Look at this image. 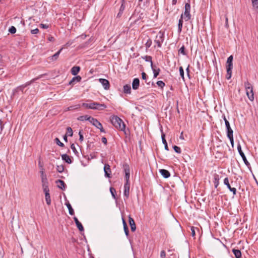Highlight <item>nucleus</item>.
Here are the masks:
<instances>
[{
  "instance_id": "nucleus-1",
  "label": "nucleus",
  "mask_w": 258,
  "mask_h": 258,
  "mask_svg": "<svg viewBox=\"0 0 258 258\" xmlns=\"http://www.w3.org/2000/svg\"><path fill=\"white\" fill-rule=\"evenodd\" d=\"M112 124L118 130L124 131L125 130V124L122 120L116 116H113L111 118Z\"/></svg>"
},
{
  "instance_id": "nucleus-2",
  "label": "nucleus",
  "mask_w": 258,
  "mask_h": 258,
  "mask_svg": "<svg viewBox=\"0 0 258 258\" xmlns=\"http://www.w3.org/2000/svg\"><path fill=\"white\" fill-rule=\"evenodd\" d=\"M244 86L246 91V93L248 99L250 101H253L254 100V94L253 92V88L251 84L247 81L244 83Z\"/></svg>"
},
{
  "instance_id": "nucleus-3",
  "label": "nucleus",
  "mask_w": 258,
  "mask_h": 258,
  "mask_svg": "<svg viewBox=\"0 0 258 258\" xmlns=\"http://www.w3.org/2000/svg\"><path fill=\"white\" fill-rule=\"evenodd\" d=\"M190 6L188 3H186L185 5V11L183 14L181 16V19H184L185 21H188L190 18L191 15L190 14Z\"/></svg>"
},
{
  "instance_id": "nucleus-4",
  "label": "nucleus",
  "mask_w": 258,
  "mask_h": 258,
  "mask_svg": "<svg viewBox=\"0 0 258 258\" xmlns=\"http://www.w3.org/2000/svg\"><path fill=\"white\" fill-rule=\"evenodd\" d=\"M89 122L96 127L99 129L100 132L103 133L105 132L101 123L99 121H98L96 119L92 117Z\"/></svg>"
},
{
  "instance_id": "nucleus-5",
  "label": "nucleus",
  "mask_w": 258,
  "mask_h": 258,
  "mask_svg": "<svg viewBox=\"0 0 258 258\" xmlns=\"http://www.w3.org/2000/svg\"><path fill=\"white\" fill-rule=\"evenodd\" d=\"M130 187V184L128 181V178H127L126 180V183H125V184L124 185V192H123L124 196L126 198H128L129 197Z\"/></svg>"
},
{
  "instance_id": "nucleus-6",
  "label": "nucleus",
  "mask_w": 258,
  "mask_h": 258,
  "mask_svg": "<svg viewBox=\"0 0 258 258\" xmlns=\"http://www.w3.org/2000/svg\"><path fill=\"white\" fill-rule=\"evenodd\" d=\"M223 119H224V120L225 121V125H226V129H227V135L232 134H233V130L231 129V127L230 126V123H229V121L226 118L225 116L223 115Z\"/></svg>"
},
{
  "instance_id": "nucleus-7",
  "label": "nucleus",
  "mask_w": 258,
  "mask_h": 258,
  "mask_svg": "<svg viewBox=\"0 0 258 258\" xmlns=\"http://www.w3.org/2000/svg\"><path fill=\"white\" fill-rule=\"evenodd\" d=\"M99 82L102 84L104 89L108 90L109 89L110 84L108 80L105 79H99Z\"/></svg>"
},
{
  "instance_id": "nucleus-8",
  "label": "nucleus",
  "mask_w": 258,
  "mask_h": 258,
  "mask_svg": "<svg viewBox=\"0 0 258 258\" xmlns=\"http://www.w3.org/2000/svg\"><path fill=\"white\" fill-rule=\"evenodd\" d=\"M45 195V200L47 205H50L51 203V198L49 194V190L43 191Z\"/></svg>"
},
{
  "instance_id": "nucleus-9",
  "label": "nucleus",
  "mask_w": 258,
  "mask_h": 258,
  "mask_svg": "<svg viewBox=\"0 0 258 258\" xmlns=\"http://www.w3.org/2000/svg\"><path fill=\"white\" fill-rule=\"evenodd\" d=\"M42 183L43 191L49 190V183L47 180V178H42Z\"/></svg>"
},
{
  "instance_id": "nucleus-10",
  "label": "nucleus",
  "mask_w": 258,
  "mask_h": 258,
  "mask_svg": "<svg viewBox=\"0 0 258 258\" xmlns=\"http://www.w3.org/2000/svg\"><path fill=\"white\" fill-rule=\"evenodd\" d=\"M140 85V80L138 78L134 79L132 83V87L134 90H137L139 88Z\"/></svg>"
},
{
  "instance_id": "nucleus-11",
  "label": "nucleus",
  "mask_w": 258,
  "mask_h": 258,
  "mask_svg": "<svg viewBox=\"0 0 258 258\" xmlns=\"http://www.w3.org/2000/svg\"><path fill=\"white\" fill-rule=\"evenodd\" d=\"M104 171L105 173V176L108 177H109L111 170L110 168V166L108 164H105L104 167Z\"/></svg>"
},
{
  "instance_id": "nucleus-12",
  "label": "nucleus",
  "mask_w": 258,
  "mask_h": 258,
  "mask_svg": "<svg viewBox=\"0 0 258 258\" xmlns=\"http://www.w3.org/2000/svg\"><path fill=\"white\" fill-rule=\"evenodd\" d=\"M128 222L131 226V230L132 231H135L136 229V227L134 219L132 217H129Z\"/></svg>"
},
{
  "instance_id": "nucleus-13",
  "label": "nucleus",
  "mask_w": 258,
  "mask_h": 258,
  "mask_svg": "<svg viewBox=\"0 0 258 258\" xmlns=\"http://www.w3.org/2000/svg\"><path fill=\"white\" fill-rule=\"evenodd\" d=\"M237 150H238V151L240 155L241 156V157H242V159L243 160L244 162L245 163H246V162L247 161H246V157L244 155V154L243 153V152H242V151L241 150V145H240V144H238Z\"/></svg>"
},
{
  "instance_id": "nucleus-14",
  "label": "nucleus",
  "mask_w": 258,
  "mask_h": 258,
  "mask_svg": "<svg viewBox=\"0 0 258 258\" xmlns=\"http://www.w3.org/2000/svg\"><path fill=\"white\" fill-rule=\"evenodd\" d=\"M74 219L79 230L81 231H83L84 230V228L82 224L79 222L77 218L76 217L74 218Z\"/></svg>"
},
{
  "instance_id": "nucleus-15",
  "label": "nucleus",
  "mask_w": 258,
  "mask_h": 258,
  "mask_svg": "<svg viewBox=\"0 0 258 258\" xmlns=\"http://www.w3.org/2000/svg\"><path fill=\"white\" fill-rule=\"evenodd\" d=\"M233 56L230 55L227 59L226 68H233Z\"/></svg>"
},
{
  "instance_id": "nucleus-16",
  "label": "nucleus",
  "mask_w": 258,
  "mask_h": 258,
  "mask_svg": "<svg viewBox=\"0 0 258 258\" xmlns=\"http://www.w3.org/2000/svg\"><path fill=\"white\" fill-rule=\"evenodd\" d=\"M159 172L163 177H169L170 176L169 172L165 169H160Z\"/></svg>"
},
{
  "instance_id": "nucleus-17",
  "label": "nucleus",
  "mask_w": 258,
  "mask_h": 258,
  "mask_svg": "<svg viewBox=\"0 0 258 258\" xmlns=\"http://www.w3.org/2000/svg\"><path fill=\"white\" fill-rule=\"evenodd\" d=\"M81 80V77L79 76L73 78L69 84L70 85H74L76 82H79Z\"/></svg>"
},
{
  "instance_id": "nucleus-18",
  "label": "nucleus",
  "mask_w": 258,
  "mask_h": 258,
  "mask_svg": "<svg viewBox=\"0 0 258 258\" xmlns=\"http://www.w3.org/2000/svg\"><path fill=\"white\" fill-rule=\"evenodd\" d=\"M123 169L125 174V177H130V169L128 165H124L123 166Z\"/></svg>"
},
{
  "instance_id": "nucleus-19",
  "label": "nucleus",
  "mask_w": 258,
  "mask_h": 258,
  "mask_svg": "<svg viewBox=\"0 0 258 258\" xmlns=\"http://www.w3.org/2000/svg\"><path fill=\"white\" fill-rule=\"evenodd\" d=\"M163 35L162 34H159L157 36L156 38L157 39L158 37L159 38V39L156 40L155 42L157 44V45L158 47H161V42L163 41Z\"/></svg>"
},
{
  "instance_id": "nucleus-20",
  "label": "nucleus",
  "mask_w": 258,
  "mask_h": 258,
  "mask_svg": "<svg viewBox=\"0 0 258 258\" xmlns=\"http://www.w3.org/2000/svg\"><path fill=\"white\" fill-rule=\"evenodd\" d=\"M62 160H64L67 163L70 164L72 163V160L69 156L67 154H63L61 155Z\"/></svg>"
},
{
  "instance_id": "nucleus-21",
  "label": "nucleus",
  "mask_w": 258,
  "mask_h": 258,
  "mask_svg": "<svg viewBox=\"0 0 258 258\" xmlns=\"http://www.w3.org/2000/svg\"><path fill=\"white\" fill-rule=\"evenodd\" d=\"M80 68L79 67H73L71 69V73L73 75H76L80 71Z\"/></svg>"
},
{
  "instance_id": "nucleus-22",
  "label": "nucleus",
  "mask_w": 258,
  "mask_h": 258,
  "mask_svg": "<svg viewBox=\"0 0 258 258\" xmlns=\"http://www.w3.org/2000/svg\"><path fill=\"white\" fill-rule=\"evenodd\" d=\"M32 82H33V81H31L30 82L26 83V84H25L24 85H21L20 86H19L18 87H17L16 90L17 91H21L22 92H23V89L25 87H26L27 86L29 85Z\"/></svg>"
},
{
  "instance_id": "nucleus-23",
  "label": "nucleus",
  "mask_w": 258,
  "mask_h": 258,
  "mask_svg": "<svg viewBox=\"0 0 258 258\" xmlns=\"http://www.w3.org/2000/svg\"><path fill=\"white\" fill-rule=\"evenodd\" d=\"M91 118H92V117L86 115H83V116H81L79 117L78 118V119L79 120H81V121L88 120L90 121Z\"/></svg>"
},
{
  "instance_id": "nucleus-24",
  "label": "nucleus",
  "mask_w": 258,
  "mask_h": 258,
  "mask_svg": "<svg viewBox=\"0 0 258 258\" xmlns=\"http://www.w3.org/2000/svg\"><path fill=\"white\" fill-rule=\"evenodd\" d=\"M57 186L58 187L61 188V189H64L65 188V184L64 182L61 180H58L56 182Z\"/></svg>"
},
{
  "instance_id": "nucleus-25",
  "label": "nucleus",
  "mask_w": 258,
  "mask_h": 258,
  "mask_svg": "<svg viewBox=\"0 0 258 258\" xmlns=\"http://www.w3.org/2000/svg\"><path fill=\"white\" fill-rule=\"evenodd\" d=\"M123 92L126 94H131V87L130 85H125L123 86Z\"/></svg>"
},
{
  "instance_id": "nucleus-26",
  "label": "nucleus",
  "mask_w": 258,
  "mask_h": 258,
  "mask_svg": "<svg viewBox=\"0 0 258 258\" xmlns=\"http://www.w3.org/2000/svg\"><path fill=\"white\" fill-rule=\"evenodd\" d=\"M232 251L236 257V258H240L241 256V251L238 249H233Z\"/></svg>"
},
{
  "instance_id": "nucleus-27",
  "label": "nucleus",
  "mask_w": 258,
  "mask_h": 258,
  "mask_svg": "<svg viewBox=\"0 0 258 258\" xmlns=\"http://www.w3.org/2000/svg\"><path fill=\"white\" fill-rule=\"evenodd\" d=\"M122 222H123V229H124V232L125 233V235L126 236H128V228H127V225H126V223L125 221V220L123 219V218H122Z\"/></svg>"
},
{
  "instance_id": "nucleus-28",
  "label": "nucleus",
  "mask_w": 258,
  "mask_h": 258,
  "mask_svg": "<svg viewBox=\"0 0 258 258\" xmlns=\"http://www.w3.org/2000/svg\"><path fill=\"white\" fill-rule=\"evenodd\" d=\"M232 69V68H226L227 74H226V77L227 80L230 79L231 77Z\"/></svg>"
},
{
  "instance_id": "nucleus-29",
  "label": "nucleus",
  "mask_w": 258,
  "mask_h": 258,
  "mask_svg": "<svg viewBox=\"0 0 258 258\" xmlns=\"http://www.w3.org/2000/svg\"><path fill=\"white\" fill-rule=\"evenodd\" d=\"M66 205L69 210V214L71 215H74V210H73L71 204L68 202V203H67L66 204Z\"/></svg>"
},
{
  "instance_id": "nucleus-30",
  "label": "nucleus",
  "mask_w": 258,
  "mask_h": 258,
  "mask_svg": "<svg viewBox=\"0 0 258 258\" xmlns=\"http://www.w3.org/2000/svg\"><path fill=\"white\" fill-rule=\"evenodd\" d=\"M152 70L154 73V77L156 78L157 76L159 75L160 72L159 69H155L153 66L152 67Z\"/></svg>"
},
{
  "instance_id": "nucleus-31",
  "label": "nucleus",
  "mask_w": 258,
  "mask_h": 258,
  "mask_svg": "<svg viewBox=\"0 0 258 258\" xmlns=\"http://www.w3.org/2000/svg\"><path fill=\"white\" fill-rule=\"evenodd\" d=\"M63 48H61L58 51H57L56 53H55L52 57L51 59L52 60H56L59 56V54H60L61 51L62 50Z\"/></svg>"
},
{
  "instance_id": "nucleus-32",
  "label": "nucleus",
  "mask_w": 258,
  "mask_h": 258,
  "mask_svg": "<svg viewBox=\"0 0 258 258\" xmlns=\"http://www.w3.org/2000/svg\"><path fill=\"white\" fill-rule=\"evenodd\" d=\"M98 104L99 106H97L96 105V108H95V109H98V110H103V109H104L105 108H106V106L104 104H99V103H98Z\"/></svg>"
},
{
  "instance_id": "nucleus-33",
  "label": "nucleus",
  "mask_w": 258,
  "mask_h": 258,
  "mask_svg": "<svg viewBox=\"0 0 258 258\" xmlns=\"http://www.w3.org/2000/svg\"><path fill=\"white\" fill-rule=\"evenodd\" d=\"M67 133L66 135H67V136L72 137L73 134V130L72 129V128L70 127H68L67 128Z\"/></svg>"
},
{
  "instance_id": "nucleus-34",
  "label": "nucleus",
  "mask_w": 258,
  "mask_h": 258,
  "mask_svg": "<svg viewBox=\"0 0 258 258\" xmlns=\"http://www.w3.org/2000/svg\"><path fill=\"white\" fill-rule=\"evenodd\" d=\"M182 20H183V19H181V18H180V19L179 20V23H178V32H179V33H180L182 30Z\"/></svg>"
},
{
  "instance_id": "nucleus-35",
  "label": "nucleus",
  "mask_w": 258,
  "mask_h": 258,
  "mask_svg": "<svg viewBox=\"0 0 258 258\" xmlns=\"http://www.w3.org/2000/svg\"><path fill=\"white\" fill-rule=\"evenodd\" d=\"M227 137L229 138V139L230 141V143L231 144V146L232 147H234V140H233V134L231 135H227Z\"/></svg>"
},
{
  "instance_id": "nucleus-36",
  "label": "nucleus",
  "mask_w": 258,
  "mask_h": 258,
  "mask_svg": "<svg viewBox=\"0 0 258 258\" xmlns=\"http://www.w3.org/2000/svg\"><path fill=\"white\" fill-rule=\"evenodd\" d=\"M253 7L255 9H258V0H251Z\"/></svg>"
},
{
  "instance_id": "nucleus-37",
  "label": "nucleus",
  "mask_w": 258,
  "mask_h": 258,
  "mask_svg": "<svg viewBox=\"0 0 258 258\" xmlns=\"http://www.w3.org/2000/svg\"><path fill=\"white\" fill-rule=\"evenodd\" d=\"M90 105L91 106V107H90V109H95V108H96V105L97 106H99L98 104V103H96V102L91 103H90Z\"/></svg>"
},
{
  "instance_id": "nucleus-38",
  "label": "nucleus",
  "mask_w": 258,
  "mask_h": 258,
  "mask_svg": "<svg viewBox=\"0 0 258 258\" xmlns=\"http://www.w3.org/2000/svg\"><path fill=\"white\" fill-rule=\"evenodd\" d=\"M10 33L14 34L16 32V29L14 26H11L9 30Z\"/></svg>"
},
{
  "instance_id": "nucleus-39",
  "label": "nucleus",
  "mask_w": 258,
  "mask_h": 258,
  "mask_svg": "<svg viewBox=\"0 0 258 258\" xmlns=\"http://www.w3.org/2000/svg\"><path fill=\"white\" fill-rule=\"evenodd\" d=\"M157 84L159 87H160L161 88H163L164 87V86H165V83L162 81H158L157 82Z\"/></svg>"
},
{
  "instance_id": "nucleus-40",
  "label": "nucleus",
  "mask_w": 258,
  "mask_h": 258,
  "mask_svg": "<svg viewBox=\"0 0 258 258\" xmlns=\"http://www.w3.org/2000/svg\"><path fill=\"white\" fill-rule=\"evenodd\" d=\"M63 166L62 165L57 166V170L59 172H62L63 171Z\"/></svg>"
},
{
  "instance_id": "nucleus-41",
  "label": "nucleus",
  "mask_w": 258,
  "mask_h": 258,
  "mask_svg": "<svg viewBox=\"0 0 258 258\" xmlns=\"http://www.w3.org/2000/svg\"><path fill=\"white\" fill-rule=\"evenodd\" d=\"M55 142H56V143L58 146H60V147H63L64 144H63L62 143H61V142L59 141V140L58 138H55Z\"/></svg>"
},
{
  "instance_id": "nucleus-42",
  "label": "nucleus",
  "mask_w": 258,
  "mask_h": 258,
  "mask_svg": "<svg viewBox=\"0 0 258 258\" xmlns=\"http://www.w3.org/2000/svg\"><path fill=\"white\" fill-rule=\"evenodd\" d=\"M110 191L111 194V195L112 196V197L114 198V199H115V194H114V192H115V190L114 188L111 187L110 188Z\"/></svg>"
},
{
  "instance_id": "nucleus-43",
  "label": "nucleus",
  "mask_w": 258,
  "mask_h": 258,
  "mask_svg": "<svg viewBox=\"0 0 258 258\" xmlns=\"http://www.w3.org/2000/svg\"><path fill=\"white\" fill-rule=\"evenodd\" d=\"M79 141L81 142H83L84 140V137H83V135L82 133V131H79Z\"/></svg>"
},
{
  "instance_id": "nucleus-44",
  "label": "nucleus",
  "mask_w": 258,
  "mask_h": 258,
  "mask_svg": "<svg viewBox=\"0 0 258 258\" xmlns=\"http://www.w3.org/2000/svg\"><path fill=\"white\" fill-rule=\"evenodd\" d=\"M179 73L181 77L184 79V71L182 67L179 68Z\"/></svg>"
},
{
  "instance_id": "nucleus-45",
  "label": "nucleus",
  "mask_w": 258,
  "mask_h": 258,
  "mask_svg": "<svg viewBox=\"0 0 258 258\" xmlns=\"http://www.w3.org/2000/svg\"><path fill=\"white\" fill-rule=\"evenodd\" d=\"M80 105L79 104L76 105L75 106H70L68 108V110H71L75 109H77L79 108Z\"/></svg>"
},
{
  "instance_id": "nucleus-46",
  "label": "nucleus",
  "mask_w": 258,
  "mask_h": 258,
  "mask_svg": "<svg viewBox=\"0 0 258 258\" xmlns=\"http://www.w3.org/2000/svg\"><path fill=\"white\" fill-rule=\"evenodd\" d=\"M173 149L175 151V152H176V153H181V149L179 147L176 146H174L173 147Z\"/></svg>"
},
{
  "instance_id": "nucleus-47",
  "label": "nucleus",
  "mask_w": 258,
  "mask_h": 258,
  "mask_svg": "<svg viewBox=\"0 0 258 258\" xmlns=\"http://www.w3.org/2000/svg\"><path fill=\"white\" fill-rule=\"evenodd\" d=\"M179 52L181 53L183 55H186V53L184 51V46H182L179 50Z\"/></svg>"
},
{
  "instance_id": "nucleus-48",
  "label": "nucleus",
  "mask_w": 258,
  "mask_h": 258,
  "mask_svg": "<svg viewBox=\"0 0 258 258\" xmlns=\"http://www.w3.org/2000/svg\"><path fill=\"white\" fill-rule=\"evenodd\" d=\"M161 137H162V141L163 144L164 145V144H166V143H167L165 140V135L163 133H162Z\"/></svg>"
},
{
  "instance_id": "nucleus-49",
  "label": "nucleus",
  "mask_w": 258,
  "mask_h": 258,
  "mask_svg": "<svg viewBox=\"0 0 258 258\" xmlns=\"http://www.w3.org/2000/svg\"><path fill=\"white\" fill-rule=\"evenodd\" d=\"M146 61L150 62L151 67L152 66H153L151 57V56H146Z\"/></svg>"
},
{
  "instance_id": "nucleus-50",
  "label": "nucleus",
  "mask_w": 258,
  "mask_h": 258,
  "mask_svg": "<svg viewBox=\"0 0 258 258\" xmlns=\"http://www.w3.org/2000/svg\"><path fill=\"white\" fill-rule=\"evenodd\" d=\"M82 106L83 107H84L85 108H88V109H90V107H91L90 105V103H83L82 104Z\"/></svg>"
},
{
  "instance_id": "nucleus-51",
  "label": "nucleus",
  "mask_w": 258,
  "mask_h": 258,
  "mask_svg": "<svg viewBox=\"0 0 258 258\" xmlns=\"http://www.w3.org/2000/svg\"><path fill=\"white\" fill-rule=\"evenodd\" d=\"M38 32H39V30L37 28L31 30V33L32 34H36L38 33Z\"/></svg>"
},
{
  "instance_id": "nucleus-52",
  "label": "nucleus",
  "mask_w": 258,
  "mask_h": 258,
  "mask_svg": "<svg viewBox=\"0 0 258 258\" xmlns=\"http://www.w3.org/2000/svg\"><path fill=\"white\" fill-rule=\"evenodd\" d=\"M166 256V253L164 250L161 251L160 253V257L161 258H165Z\"/></svg>"
},
{
  "instance_id": "nucleus-53",
  "label": "nucleus",
  "mask_w": 258,
  "mask_h": 258,
  "mask_svg": "<svg viewBox=\"0 0 258 258\" xmlns=\"http://www.w3.org/2000/svg\"><path fill=\"white\" fill-rule=\"evenodd\" d=\"M40 26L43 29H46L48 28L49 27L48 25L44 24H41Z\"/></svg>"
},
{
  "instance_id": "nucleus-54",
  "label": "nucleus",
  "mask_w": 258,
  "mask_h": 258,
  "mask_svg": "<svg viewBox=\"0 0 258 258\" xmlns=\"http://www.w3.org/2000/svg\"><path fill=\"white\" fill-rule=\"evenodd\" d=\"M219 179L218 178H215L214 183H215V186L216 188L219 184Z\"/></svg>"
},
{
  "instance_id": "nucleus-55",
  "label": "nucleus",
  "mask_w": 258,
  "mask_h": 258,
  "mask_svg": "<svg viewBox=\"0 0 258 258\" xmlns=\"http://www.w3.org/2000/svg\"><path fill=\"white\" fill-rule=\"evenodd\" d=\"M191 235L192 237L195 236V230L194 227L192 226L191 227Z\"/></svg>"
},
{
  "instance_id": "nucleus-56",
  "label": "nucleus",
  "mask_w": 258,
  "mask_h": 258,
  "mask_svg": "<svg viewBox=\"0 0 258 258\" xmlns=\"http://www.w3.org/2000/svg\"><path fill=\"white\" fill-rule=\"evenodd\" d=\"M230 190L233 192V195H235L236 194V189L235 187L234 186V187H232L230 189Z\"/></svg>"
},
{
  "instance_id": "nucleus-57",
  "label": "nucleus",
  "mask_w": 258,
  "mask_h": 258,
  "mask_svg": "<svg viewBox=\"0 0 258 258\" xmlns=\"http://www.w3.org/2000/svg\"><path fill=\"white\" fill-rule=\"evenodd\" d=\"M230 190L233 192V195H235L236 194V189L235 187L234 186V187H232L230 189Z\"/></svg>"
},
{
  "instance_id": "nucleus-58",
  "label": "nucleus",
  "mask_w": 258,
  "mask_h": 258,
  "mask_svg": "<svg viewBox=\"0 0 258 258\" xmlns=\"http://www.w3.org/2000/svg\"><path fill=\"white\" fill-rule=\"evenodd\" d=\"M142 79H143V80H146L147 75H146V73H145L143 72V73H142Z\"/></svg>"
},
{
  "instance_id": "nucleus-59",
  "label": "nucleus",
  "mask_w": 258,
  "mask_h": 258,
  "mask_svg": "<svg viewBox=\"0 0 258 258\" xmlns=\"http://www.w3.org/2000/svg\"><path fill=\"white\" fill-rule=\"evenodd\" d=\"M224 183L225 185H228L229 184V181L228 180V178H225L224 180Z\"/></svg>"
},
{
  "instance_id": "nucleus-60",
  "label": "nucleus",
  "mask_w": 258,
  "mask_h": 258,
  "mask_svg": "<svg viewBox=\"0 0 258 258\" xmlns=\"http://www.w3.org/2000/svg\"><path fill=\"white\" fill-rule=\"evenodd\" d=\"M102 142L104 144H107V139L105 137H103L102 138Z\"/></svg>"
},
{
  "instance_id": "nucleus-61",
  "label": "nucleus",
  "mask_w": 258,
  "mask_h": 258,
  "mask_svg": "<svg viewBox=\"0 0 258 258\" xmlns=\"http://www.w3.org/2000/svg\"><path fill=\"white\" fill-rule=\"evenodd\" d=\"M125 7L123 4H122L120 8V11L122 12L124 10Z\"/></svg>"
},
{
  "instance_id": "nucleus-62",
  "label": "nucleus",
  "mask_w": 258,
  "mask_h": 258,
  "mask_svg": "<svg viewBox=\"0 0 258 258\" xmlns=\"http://www.w3.org/2000/svg\"><path fill=\"white\" fill-rule=\"evenodd\" d=\"M231 184L232 186H237V185H236V181H231Z\"/></svg>"
},
{
  "instance_id": "nucleus-63",
  "label": "nucleus",
  "mask_w": 258,
  "mask_h": 258,
  "mask_svg": "<svg viewBox=\"0 0 258 258\" xmlns=\"http://www.w3.org/2000/svg\"><path fill=\"white\" fill-rule=\"evenodd\" d=\"M54 38L52 37V36H49L48 38V41H54Z\"/></svg>"
},
{
  "instance_id": "nucleus-64",
  "label": "nucleus",
  "mask_w": 258,
  "mask_h": 258,
  "mask_svg": "<svg viewBox=\"0 0 258 258\" xmlns=\"http://www.w3.org/2000/svg\"><path fill=\"white\" fill-rule=\"evenodd\" d=\"M151 44V41H150V42L148 41L146 43V46L147 47H149L150 46Z\"/></svg>"
}]
</instances>
